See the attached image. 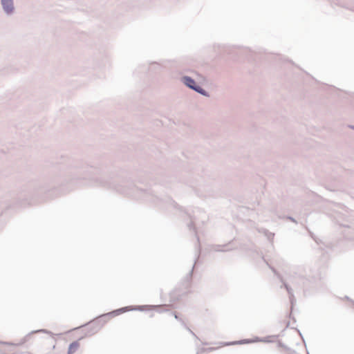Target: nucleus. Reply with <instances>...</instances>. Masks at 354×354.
I'll return each instance as SVG.
<instances>
[{
	"label": "nucleus",
	"instance_id": "f257e3e1",
	"mask_svg": "<svg viewBox=\"0 0 354 354\" xmlns=\"http://www.w3.org/2000/svg\"><path fill=\"white\" fill-rule=\"evenodd\" d=\"M183 80H184V83L187 86H189V88L196 91L197 92H198L200 93H202V94L205 95L204 91L200 86H196L195 82H194V80H192V78H190L189 77H185L183 78Z\"/></svg>",
	"mask_w": 354,
	"mask_h": 354
},
{
	"label": "nucleus",
	"instance_id": "f03ea898",
	"mask_svg": "<svg viewBox=\"0 0 354 354\" xmlns=\"http://www.w3.org/2000/svg\"><path fill=\"white\" fill-rule=\"evenodd\" d=\"M2 5L7 12H10L13 9L12 0H2Z\"/></svg>",
	"mask_w": 354,
	"mask_h": 354
},
{
	"label": "nucleus",
	"instance_id": "7ed1b4c3",
	"mask_svg": "<svg viewBox=\"0 0 354 354\" xmlns=\"http://www.w3.org/2000/svg\"><path fill=\"white\" fill-rule=\"evenodd\" d=\"M79 346L80 344L77 342H73L69 346L68 354L74 353L78 349Z\"/></svg>",
	"mask_w": 354,
	"mask_h": 354
},
{
	"label": "nucleus",
	"instance_id": "20e7f679",
	"mask_svg": "<svg viewBox=\"0 0 354 354\" xmlns=\"http://www.w3.org/2000/svg\"><path fill=\"white\" fill-rule=\"evenodd\" d=\"M257 342V340L243 339L237 343L238 344H250V343H252V342Z\"/></svg>",
	"mask_w": 354,
	"mask_h": 354
},
{
	"label": "nucleus",
	"instance_id": "39448f33",
	"mask_svg": "<svg viewBox=\"0 0 354 354\" xmlns=\"http://www.w3.org/2000/svg\"><path fill=\"white\" fill-rule=\"evenodd\" d=\"M156 308H158V306H151V307H150V309Z\"/></svg>",
	"mask_w": 354,
	"mask_h": 354
}]
</instances>
